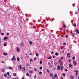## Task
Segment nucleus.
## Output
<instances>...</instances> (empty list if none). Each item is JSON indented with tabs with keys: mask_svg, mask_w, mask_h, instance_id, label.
Segmentation results:
<instances>
[{
	"mask_svg": "<svg viewBox=\"0 0 79 79\" xmlns=\"http://www.w3.org/2000/svg\"><path fill=\"white\" fill-rule=\"evenodd\" d=\"M59 63L60 64V66H62V65H63V62L61 61V60H59Z\"/></svg>",
	"mask_w": 79,
	"mask_h": 79,
	"instance_id": "1",
	"label": "nucleus"
},
{
	"mask_svg": "<svg viewBox=\"0 0 79 79\" xmlns=\"http://www.w3.org/2000/svg\"><path fill=\"white\" fill-rule=\"evenodd\" d=\"M73 63L74 66H76V64H77V62H76V61L75 60H73Z\"/></svg>",
	"mask_w": 79,
	"mask_h": 79,
	"instance_id": "2",
	"label": "nucleus"
},
{
	"mask_svg": "<svg viewBox=\"0 0 79 79\" xmlns=\"http://www.w3.org/2000/svg\"><path fill=\"white\" fill-rule=\"evenodd\" d=\"M18 68L19 69H22V66H21V65H19L18 67Z\"/></svg>",
	"mask_w": 79,
	"mask_h": 79,
	"instance_id": "3",
	"label": "nucleus"
},
{
	"mask_svg": "<svg viewBox=\"0 0 79 79\" xmlns=\"http://www.w3.org/2000/svg\"><path fill=\"white\" fill-rule=\"evenodd\" d=\"M75 32L78 34H79V31L77 29H75Z\"/></svg>",
	"mask_w": 79,
	"mask_h": 79,
	"instance_id": "4",
	"label": "nucleus"
},
{
	"mask_svg": "<svg viewBox=\"0 0 79 79\" xmlns=\"http://www.w3.org/2000/svg\"><path fill=\"white\" fill-rule=\"evenodd\" d=\"M49 76H50L51 77H53V73H51L49 74Z\"/></svg>",
	"mask_w": 79,
	"mask_h": 79,
	"instance_id": "5",
	"label": "nucleus"
},
{
	"mask_svg": "<svg viewBox=\"0 0 79 79\" xmlns=\"http://www.w3.org/2000/svg\"><path fill=\"white\" fill-rule=\"evenodd\" d=\"M61 68V66H60L59 65H58L57 67V70H60V69Z\"/></svg>",
	"mask_w": 79,
	"mask_h": 79,
	"instance_id": "6",
	"label": "nucleus"
},
{
	"mask_svg": "<svg viewBox=\"0 0 79 79\" xmlns=\"http://www.w3.org/2000/svg\"><path fill=\"white\" fill-rule=\"evenodd\" d=\"M17 50L18 52H20V49L18 47H17Z\"/></svg>",
	"mask_w": 79,
	"mask_h": 79,
	"instance_id": "7",
	"label": "nucleus"
},
{
	"mask_svg": "<svg viewBox=\"0 0 79 79\" xmlns=\"http://www.w3.org/2000/svg\"><path fill=\"white\" fill-rule=\"evenodd\" d=\"M6 69H12V68L11 67H9V68H8V66L6 67Z\"/></svg>",
	"mask_w": 79,
	"mask_h": 79,
	"instance_id": "8",
	"label": "nucleus"
},
{
	"mask_svg": "<svg viewBox=\"0 0 79 79\" xmlns=\"http://www.w3.org/2000/svg\"><path fill=\"white\" fill-rule=\"evenodd\" d=\"M16 60V58H15V56H13V58H12V60H14V61H15Z\"/></svg>",
	"mask_w": 79,
	"mask_h": 79,
	"instance_id": "9",
	"label": "nucleus"
},
{
	"mask_svg": "<svg viewBox=\"0 0 79 79\" xmlns=\"http://www.w3.org/2000/svg\"><path fill=\"white\" fill-rule=\"evenodd\" d=\"M26 66L27 67H28L29 66H30V64L29 63H27L26 64Z\"/></svg>",
	"mask_w": 79,
	"mask_h": 79,
	"instance_id": "10",
	"label": "nucleus"
},
{
	"mask_svg": "<svg viewBox=\"0 0 79 79\" xmlns=\"http://www.w3.org/2000/svg\"><path fill=\"white\" fill-rule=\"evenodd\" d=\"M29 73L31 74V73H34V72H33V71L32 70H30L29 71Z\"/></svg>",
	"mask_w": 79,
	"mask_h": 79,
	"instance_id": "11",
	"label": "nucleus"
},
{
	"mask_svg": "<svg viewBox=\"0 0 79 79\" xmlns=\"http://www.w3.org/2000/svg\"><path fill=\"white\" fill-rule=\"evenodd\" d=\"M70 53L69 52H68L67 53V56L68 57H70Z\"/></svg>",
	"mask_w": 79,
	"mask_h": 79,
	"instance_id": "12",
	"label": "nucleus"
},
{
	"mask_svg": "<svg viewBox=\"0 0 79 79\" xmlns=\"http://www.w3.org/2000/svg\"><path fill=\"white\" fill-rule=\"evenodd\" d=\"M20 45L21 46H23L24 44L22 43H21L20 44Z\"/></svg>",
	"mask_w": 79,
	"mask_h": 79,
	"instance_id": "13",
	"label": "nucleus"
},
{
	"mask_svg": "<svg viewBox=\"0 0 79 79\" xmlns=\"http://www.w3.org/2000/svg\"><path fill=\"white\" fill-rule=\"evenodd\" d=\"M63 68H64L63 67V66H60V69L61 71H62V69H63Z\"/></svg>",
	"mask_w": 79,
	"mask_h": 79,
	"instance_id": "14",
	"label": "nucleus"
},
{
	"mask_svg": "<svg viewBox=\"0 0 79 79\" xmlns=\"http://www.w3.org/2000/svg\"><path fill=\"white\" fill-rule=\"evenodd\" d=\"M22 71H26L25 70H26V69H25V67H24L22 69Z\"/></svg>",
	"mask_w": 79,
	"mask_h": 79,
	"instance_id": "15",
	"label": "nucleus"
},
{
	"mask_svg": "<svg viewBox=\"0 0 79 79\" xmlns=\"http://www.w3.org/2000/svg\"><path fill=\"white\" fill-rule=\"evenodd\" d=\"M69 66L70 68H71V67L72 68H73V66H72V65H71V64H69Z\"/></svg>",
	"mask_w": 79,
	"mask_h": 79,
	"instance_id": "16",
	"label": "nucleus"
},
{
	"mask_svg": "<svg viewBox=\"0 0 79 79\" xmlns=\"http://www.w3.org/2000/svg\"><path fill=\"white\" fill-rule=\"evenodd\" d=\"M3 39L4 40H6V39H8V37H5Z\"/></svg>",
	"mask_w": 79,
	"mask_h": 79,
	"instance_id": "17",
	"label": "nucleus"
},
{
	"mask_svg": "<svg viewBox=\"0 0 79 79\" xmlns=\"http://www.w3.org/2000/svg\"><path fill=\"white\" fill-rule=\"evenodd\" d=\"M12 79H19L18 77H15V78H13Z\"/></svg>",
	"mask_w": 79,
	"mask_h": 79,
	"instance_id": "18",
	"label": "nucleus"
},
{
	"mask_svg": "<svg viewBox=\"0 0 79 79\" xmlns=\"http://www.w3.org/2000/svg\"><path fill=\"white\" fill-rule=\"evenodd\" d=\"M70 78H71V79H74V77L73 76H70Z\"/></svg>",
	"mask_w": 79,
	"mask_h": 79,
	"instance_id": "19",
	"label": "nucleus"
},
{
	"mask_svg": "<svg viewBox=\"0 0 79 79\" xmlns=\"http://www.w3.org/2000/svg\"><path fill=\"white\" fill-rule=\"evenodd\" d=\"M3 54L4 55H6V56L8 55V54L6 53H3Z\"/></svg>",
	"mask_w": 79,
	"mask_h": 79,
	"instance_id": "20",
	"label": "nucleus"
},
{
	"mask_svg": "<svg viewBox=\"0 0 79 79\" xmlns=\"http://www.w3.org/2000/svg\"><path fill=\"white\" fill-rule=\"evenodd\" d=\"M63 26L64 28H66V25H64V24H63Z\"/></svg>",
	"mask_w": 79,
	"mask_h": 79,
	"instance_id": "21",
	"label": "nucleus"
},
{
	"mask_svg": "<svg viewBox=\"0 0 79 79\" xmlns=\"http://www.w3.org/2000/svg\"><path fill=\"white\" fill-rule=\"evenodd\" d=\"M54 77H58V75H57V74H55L54 75Z\"/></svg>",
	"mask_w": 79,
	"mask_h": 79,
	"instance_id": "22",
	"label": "nucleus"
},
{
	"mask_svg": "<svg viewBox=\"0 0 79 79\" xmlns=\"http://www.w3.org/2000/svg\"><path fill=\"white\" fill-rule=\"evenodd\" d=\"M1 71H2V72H3L4 71V69H3V68H2V69Z\"/></svg>",
	"mask_w": 79,
	"mask_h": 79,
	"instance_id": "23",
	"label": "nucleus"
},
{
	"mask_svg": "<svg viewBox=\"0 0 79 79\" xmlns=\"http://www.w3.org/2000/svg\"><path fill=\"white\" fill-rule=\"evenodd\" d=\"M4 77H7V75H6V74H5L4 75Z\"/></svg>",
	"mask_w": 79,
	"mask_h": 79,
	"instance_id": "24",
	"label": "nucleus"
},
{
	"mask_svg": "<svg viewBox=\"0 0 79 79\" xmlns=\"http://www.w3.org/2000/svg\"><path fill=\"white\" fill-rule=\"evenodd\" d=\"M46 70L48 73H50V71H49L48 69H46Z\"/></svg>",
	"mask_w": 79,
	"mask_h": 79,
	"instance_id": "25",
	"label": "nucleus"
},
{
	"mask_svg": "<svg viewBox=\"0 0 79 79\" xmlns=\"http://www.w3.org/2000/svg\"><path fill=\"white\" fill-rule=\"evenodd\" d=\"M13 76H16V74L15 73H14L13 74Z\"/></svg>",
	"mask_w": 79,
	"mask_h": 79,
	"instance_id": "26",
	"label": "nucleus"
},
{
	"mask_svg": "<svg viewBox=\"0 0 79 79\" xmlns=\"http://www.w3.org/2000/svg\"><path fill=\"white\" fill-rule=\"evenodd\" d=\"M66 43L65 42H64V43H63V45H66Z\"/></svg>",
	"mask_w": 79,
	"mask_h": 79,
	"instance_id": "27",
	"label": "nucleus"
},
{
	"mask_svg": "<svg viewBox=\"0 0 79 79\" xmlns=\"http://www.w3.org/2000/svg\"><path fill=\"white\" fill-rule=\"evenodd\" d=\"M17 60L18 61H19V58L18 57L17 58Z\"/></svg>",
	"mask_w": 79,
	"mask_h": 79,
	"instance_id": "28",
	"label": "nucleus"
},
{
	"mask_svg": "<svg viewBox=\"0 0 79 79\" xmlns=\"http://www.w3.org/2000/svg\"><path fill=\"white\" fill-rule=\"evenodd\" d=\"M58 64V63H57V62H55V63H54V64L55 66H56V64Z\"/></svg>",
	"mask_w": 79,
	"mask_h": 79,
	"instance_id": "29",
	"label": "nucleus"
},
{
	"mask_svg": "<svg viewBox=\"0 0 79 79\" xmlns=\"http://www.w3.org/2000/svg\"><path fill=\"white\" fill-rule=\"evenodd\" d=\"M58 55V53L56 52L55 53V55H56V56H57V55Z\"/></svg>",
	"mask_w": 79,
	"mask_h": 79,
	"instance_id": "30",
	"label": "nucleus"
},
{
	"mask_svg": "<svg viewBox=\"0 0 79 79\" xmlns=\"http://www.w3.org/2000/svg\"><path fill=\"white\" fill-rule=\"evenodd\" d=\"M76 74L77 75V74H78V71H76Z\"/></svg>",
	"mask_w": 79,
	"mask_h": 79,
	"instance_id": "31",
	"label": "nucleus"
},
{
	"mask_svg": "<svg viewBox=\"0 0 79 79\" xmlns=\"http://www.w3.org/2000/svg\"><path fill=\"white\" fill-rule=\"evenodd\" d=\"M39 74L41 75L42 74V72H40L39 73Z\"/></svg>",
	"mask_w": 79,
	"mask_h": 79,
	"instance_id": "32",
	"label": "nucleus"
},
{
	"mask_svg": "<svg viewBox=\"0 0 79 79\" xmlns=\"http://www.w3.org/2000/svg\"><path fill=\"white\" fill-rule=\"evenodd\" d=\"M73 60H74L75 59V57H73L72 58Z\"/></svg>",
	"mask_w": 79,
	"mask_h": 79,
	"instance_id": "33",
	"label": "nucleus"
},
{
	"mask_svg": "<svg viewBox=\"0 0 79 79\" xmlns=\"http://www.w3.org/2000/svg\"><path fill=\"white\" fill-rule=\"evenodd\" d=\"M11 77V76L10 75L8 77V79H10V78Z\"/></svg>",
	"mask_w": 79,
	"mask_h": 79,
	"instance_id": "34",
	"label": "nucleus"
},
{
	"mask_svg": "<svg viewBox=\"0 0 79 79\" xmlns=\"http://www.w3.org/2000/svg\"><path fill=\"white\" fill-rule=\"evenodd\" d=\"M26 75L27 76H29V74L28 73H27Z\"/></svg>",
	"mask_w": 79,
	"mask_h": 79,
	"instance_id": "35",
	"label": "nucleus"
},
{
	"mask_svg": "<svg viewBox=\"0 0 79 79\" xmlns=\"http://www.w3.org/2000/svg\"><path fill=\"white\" fill-rule=\"evenodd\" d=\"M36 56H39V54H38V53H36Z\"/></svg>",
	"mask_w": 79,
	"mask_h": 79,
	"instance_id": "36",
	"label": "nucleus"
},
{
	"mask_svg": "<svg viewBox=\"0 0 79 79\" xmlns=\"http://www.w3.org/2000/svg\"><path fill=\"white\" fill-rule=\"evenodd\" d=\"M68 61L69 62V63H71V60H68Z\"/></svg>",
	"mask_w": 79,
	"mask_h": 79,
	"instance_id": "37",
	"label": "nucleus"
},
{
	"mask_svg": "<svg viewBox=\"0 0 79 79\" xmlns=\"http://www.w3.org/2000/svg\"><path fill=\"white\" fill-rule=\"evenodd\" d=\"M29 43L30 44H32V42L31 41H30Z\"/></svg>",
	"mask_w": 79,
	"mask_h": 79,
	"instance_id": "38",
	"label": "nucleus"
},
{
	"mask_svg": "<svg viewBox=\"0 0 79 79\" xmlns=\"http://www.w3.org/2000/svg\"><path fill=\"white\" fill-rule=\"evenodd\" d=\"M4 46H5H5H6V44H4Z\"/></svg>",
	"mask_w": 79,
	"mask_h": 79,
	"instance_id": "39",
	"label": "nucleus"
},
{
	"mask_svg": "<svg viewBox=\"0 0 79 79\" xmlns=\"http://www.w3.org/2000/svg\"><path fill=\"white\" fill-rule=\"evenodd\" d=\"M36 77H37V76H36V75H35V76H34V78L35 79V78H36Z\"/></svg>",
	"mask_w": 79,
	"mask_h": 79,
	"instance_id": "40",
	"label": "nucleus"
},
{
	"mask_svg": "<svg viewBox=\"0 0 79 79\" xmlns=\"http://www.w3.org/2000/svg\"><path fill=\"white\" fill-rule=\"evenodd\" d=\"M62 74H63V75L64 76H65V73H63Z\"/></svg>",
	"mask_w": 79,
	"mask_h": 79,
	"instance_id": "41",
	"label": "nucleus"
},
{
	"mask_svg": "<svg viewBox=\"0 0 79 79\" xmlns=\"http://www.w3.org/2000/svg\"><path fill=\"white\" fill-rule=\"evenodd\" d=\"M40 64H42V61H40Z\"/></svg>",
	"mask_w": 79,
	"mask_h": 79,
	"instance_id": "42",
	"label": "nucleus"
},
{
	"mask_svg": "<svg viewBox=\"0 0 79 79\" xmlns=\"http://www.w3.org/2000/svg\"><path fill=\"white\" fill-rule=\"evenodd\" d=\"M74 26L75 27H76V23H74Z\"/></svg>",
	"mask_w": 79,
	"mask_h": 79,
	"instance_id": "43",
	"label": "nucleus"
},
{
	"mask_svg": "<svg viewBox=\"0 0 79 79\" xmlns=\"http://www.w3.org/2000/svg\"><path fill=\"white\" fill-rule=\"evenodd\" d=\"M34 70L35 71H37V68H36Z\"/></svg>",
	"mask_w": 79,
	"mask_h": 79,
	"instance_id": "44",
	"label": "nucleus"
},
{
	"mask_svg": "<svg viewBox=\"0 0 79 79\" xmlns=\"http://www.w3.org/2000/svg\"><path fill=\"white\" fill-rule=\"evenodd\" d=\"M1 35H4V33H1Z\"/></svg>",
	"mask_w": 79,
	"mask_h": 79,
	"instance_id": "45",
	"label": "nucleus"
},
{
	"mask_svg": "<svg viewBox=\"0 0 79 79\" xmlns=\"http://www.w3.org/2000/svg\"><path fill=\"white\" fill-rule=\"evenodd\" d=\"M7 75H9L10 74V73H9V72H7Z\"/></svg>",
	"mask_w": 79,
	"mask_h": 79,
	"instance_id": "46",
	"label": "nucleus"
},
{
	"mask_svg": "<svg viewBox=\"0 0 79 79\" xmlns=\"http://www.w3.org/2000/svg\"><path fill=\"white\" fill-rule=\"evenodd\" d=\"M40 69L41 70L42 69V67H40Z\"/></svg>",
	"mask_w": 79,
	"mask_h": 79,
	"instance_id": "47",
	"label": "nucleus"
},
{
	"mask_svg": "<svg viewBox=\"0 0 79 79\" xmlns=\"http://www.w3.org/2000/svg\"><path fill=\"white\" fill-rule=\"evenodd\" d=\"M37 60V59H36V58L35 57L34 59V60Z\"/></svg>",
	"mask_w": 79,
	"mask_h": 79,
	"instance_id": "48",
	"label": "nucleus"
},
{
	"mask_svg": "<svg viewBox=\"0 0 79 79\" xmlns=\"http://www.w3.org/2000/svg\"><path fill=\"white\" fill-rule=\"evenodd\" d=\"M55 77H52V79H55Z\"/></svg>",
	"mask_w": 79,
	"mask_h": 79,
	"instance_id": "49",
	"label": "nucleus"
},
{
	"mask_svg": "<svg viewBox=\"0 0 79 79\" xmlns=\"http://www.w3.org/2000/svg\"><path fill=\"white\" fill-rule=\"evenodd\" d=\"M31 61H32V59H30V63H31Z\"/></svg>",
	"mask_w": 79,
	"mask_h": 79,
	"instance_id": "50",
	"label": "nucleus"
},
{
	"mask_svg": "<svg viewBox=\"0 0 79 79\" xmlns=\"http://www.w3.org/2000/svg\"><path fill=\"white\" fill-rule=\"evenodd\" d=\"M47 58L48 60H50V57L49 58L48 57Z\"/></svg>",
	"mask_w": 79,
	"mask_h": 79,
	"instance_id": "51",
	"label": "nucleus"
},
{
	"mask_svg": "<svg viewBox=\"0 0 79 79\" xmlns=\"http://www.w3.org/2000/svg\"><path fill=\"white\" fill-rule=\"evenodd\" d=\"M65 37H68V36L67 35H66L65 36Z\"/></svg>",
	"mask_w": 79,
	"mask_h": 79,
	"instance_id": "52",
	"label": "nucleus"
},
{
	"mask_svg": "<svg viewBox=\"0 0 79 79\" xmlns=\"http://www.w3.org/2000/svg\"><path fill=\"white\" fill-rule=\"evenodd\" d=\"M56 68H54V70H56Z\"/></svg>",
	"mask_w": 79,
	"mask_h": 79,
	"instance_id": "53",
	"label": "nucleus"
},
{
	"mask_svg": "<svg viewBox=\"0 0 79 79\" xmlns=\"http://www.w3.org/2000/svg\"><path fill=\"white\" fill-rule=\"evenodd\" d=\"M7 35H9V33H7Z\"/></svg>",
	"mask_w": 79,
	"mask_h": 79,
	"instance_id": "54",
	"label": "nucleus"
},
{
	"mask_svg": "<svg viewBox=\"0 0 79 79\" xmlns=\"http://www.w3.org/2000/svg\"><path fill=\"white\" fill-rule=\"evenodd\" d=\"M2 63H4V62L3 61H2L1 62Z\"/></svg>",
	"mask_w": 79,
	"mask_h": 79,
	"instance_id": "55",
	"label": "nucleus"
},
{
	"mask_svg": "<svg viewBox=\"0 0 79 79\" xmlns=\"http://www.w3.org/2000/svg\"><path fill=\"white\" fill-rule=\"evenodd\" d=\"M65 71H68V69H66Z\"/></svg>",
	"mask_w": 79,
	"mask_h": 79,
	"instance_id": "56",
	"label": "nucleus"
},
{
	"mask_svg": "<svg viewBox=\"0 0 79 79\" xmlns=\"http://www.w3.org/2000/svg\"><path fill=\"white\" fill-rule=\"evenodd\" d=\"M61 60H63V57H61Z\"/></svg>",
	"mask_w": 79,
	"mask_h": 79,
	"instance_id": "57",
	"label": "nucleus"
},
{
	"mask_svg": "<svg viewBox=\"0 0 79 79\" xmlns=\"http://www.w3.org/2000/svg\"><path fill=\"white\" fill-rule=\"evenodd\" d=\"M61 79H63V77L61 76Z\"/></svg>",
	"mask_w": 79,
	"mask_h": 79,
	"instance_id": "58",
	"label": "nucleus"
},
{
	"mask_svg": "<svg viewBox=\"0 0 79 79\" xmlns=\"http://www.w3.org/2000/svg\"><path fill=\"white\" fill-rule=\"evenodd\" d=\"M51 54H53V52H51Z\"/></svg>",
	"mask_w": 79,
	"mask_h": 79,
	"instance_id": "59",
	"label": "nucleus"
},
{
	"mask_svg": "<svg viewBox=\"0 0 79 79\" xmlns=\"http://www.w3.org/2000/svg\"><path fill=\"white\" fill-rule=\"evenodd\" d=\"M29 55H30L31 56V55H32V54H31V53H30V54H29Z\"/></svg>",
	"mask_w": 79,
	"mask_h": 79,
	"instance_id": "60",
	"label": "nucleus"
},
{
	"mask_svg": "<svg viewBox=\"0 0 79 79\" xmlns=\"http://www.w3.org/2000/svg\"><path fill=\"white\" fill-rule=\"evenodd\" d=\"M49 58H50V59H51V58H52V56H50Z\"/></svg>",
	"mask_w": 79,
	"mask_h": 79,
	"instance_id": "61",
	"label": "nucleus"
},
{
	"mask_svg": "<svg viewBox=\"0 0 79 79\" xmlns=\"http://www.w3.org/2000/svg\"><path fill=\"white\" fill-rule=\"evenodd\" d=\"M73 37H74V34L72 35Z\"/></svg>",
	"mask_w": 79,
	"mask_h": 79,
	"instance_id": "62",
	"label": "nucleus"
},
{
	"mask_svg": "<svg viewBox=\"0 0 79 79\" xmlns=\"http://www.w3.org/2000/svg\"><path fill=\"white\" fill-rule=\"evenodd\" d=\"M21 79H24V78L22 77Z\"/></svg>",
	"mask_w": 79,
	"mask_h": 79,
	"instance_id": "63",
	"label": "nucleus"
},
{
	"mask_svg": "<svg viewBox=\"0 0 79 79\" xmlns=\"http://www.w3.org/2000/svg\"><path fill=\"white\" fill-rule=\"evenodd\" d=\"M53 58H55V56H53Z\"/></svg>",
	"mask_w": 79,
	"mask_h": 79,
	"instance_id": "64",
	"label": "nucleus"
}]
</instances>
